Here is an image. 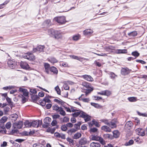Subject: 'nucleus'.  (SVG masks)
Returning <instances> with one entry per match:
<instances>
[{
  "mask_svg": "<svg viewBox=\"0 0 147 147\" xmlns=\"http://www.w3.org/2000/svg\"><path fill=\"white\" fill-rule=\"evenodd\" d=\"M100 121L104 123L105 124H106L107 125H109V122L108 121V120L105 119H102L100 120Z\"/></svg>",
  "mask_w": 147,
  "mask_h": 147,
  "instance_id": "47",
  "label": "nucleus"
},
{
  "mask_svg": "<svg viewBox=\"0 0 147 147\" xmlns=\"http://www.w3.org/2000/svg\"><path fill=\"white\" fill-rule=\"evenodd\" d=\"M19 91L23 93V96H28L29 92L27 89L20 87Z\"/></svg>",
  "mask_w": 147,
  "mask_h": 147,
  "instance_id": "8",
  "label": "nucleus"
},
{
  "mask_svg": "<svg viewBox=\"0 0 147 147\" xmlns=\"http://www.w3.org/2000/svg\"><path fill=\"white\" fill-rule=\"evenodd\" d=\"M98 141H99L101 144L103 145H104L106 144L104 140L101 137H100V139Z\"/></svg>",
  "mask_w": 147,
  "mask_h": 147,
  "instance_id": "53",
  "label": "nucleus"
},
{
  "mask_svg": "<svg viewBox=\"0 0 147 147\" xmlns=\"http://www.w3.org/2000/svg\"><path fill=\"white\" fill-rule=\"evenodd\" d=\"M101 129L106 132H110L111 131V129L107 126L104 125L101 127Z\"/></svg>",
  "mask_w": 147,
  "mask_h": 147,
  "instance_id": "19",
  "label": "nucleus"
},
{
  "mask_svg": "<svg viewBox=\"0 0 147 147\" xmlns=\"http://www.w3.org/2000/svg\"><path fill=\"white\" fill-rule=\"evenodd\" d=\"M55 30L53 29H50L48 30V34L50 36H53Z\"/></svg>",
  "mask_w": 147,
  "mask_h": 147,
  "instance_id": "25",
  "label": "nucleus"
},
{
  "mask_svg": "<svg viewBox=\"0 0 147 147\" xmlns=\"http://www.w3.org/2000/svg\"><path fill=\"white\" fill-rule=\"evenodd\" d=\"M103 137L104 138L106 139H111L112 138V135L109 134H104Z\"/></svg>",
  "mask_w": 147,
  "mask_h": 147,
  "instance_id": "26",
  "label": "nucleus"
},
{
  "mask_svg": "<svg viewBox=\"0 0 147 147\" xmlns=\"http://www.w3.org/2000/svg\"><path fill=\"white\" fill-rule=\"evenodd\" d=\"M31 122H30L28 121H27L25 122L24 124L27 127H31V125L30 124Z\"/></svg>",
  "mask_w": 147,
  "mask_h": 147,
  "instance_id": "52",
  "label": "nucleus"
},
{
  "mask_svg": "<svg viewBox=\"0 0 147 147\" xmlns=\"http://www.w3.org/2000/svg\"><path fill=\"white\" fill-rule=\"evenodd\" d=\"M87 142L86 139L85 138H82L78 142L79 144L81 145L86 144Z\"/></svg>",
  "mask_w": 147,
  "mask_h": 147,
  "instance_id": "13",
  "label": "nucleus"
},
{
  "mask_svg": "<svg viewBox=\"0 0 147 147\" xmlns=\"http://www.w3.org/2000/svg\"><path fill=\"white\" fill-rule=\"evenodd\" d=\"M70 57L73 59L78 60H80L81 58L80 57H79L78 56H76L74 55H70Z\"/></svg>",
  "mask_w": 147,
  "mask_h": 147,
  "instance_id": "55",
  "label": "nucleus"
},
{
  "mask_svg": "<svg viewBox=\"0 0 147 147\" xmlns=\"http://www.w3.org/2000/svg\"><path fill=\"white\" fill-rule=\"evenodd\" d=\"M20 65L22 68L27 69L30 68L28 64L26 62L21 61L20 63Z\"/></svg>",
  "mask_w": 147,
  "mask_h": 147,
  "instance_id": "7",
  "label": "nucleus"
},
{
  "mask_svg": "<svg viewBox=\"0 0 147 147\" xmlns=\"http://www.w3.org/2000/svg\"><path fill=\"white\" fill-rule=\"evenodd\" d=\"M137 113L138 115L140 116L143 117H147V113H141L139 111H137Z\"/></svg>",
  "mask_w": 147,
  "mask_h": 147,
  "instance_id": "54",
  "label": "nucleus"
},
{
  "mask_svg": "<svg viewBox=\"0 0 147 147\" xmlns=\"http://www.w3.org/2000/svg\"><path fill=\"white\" fill-rule=\"evenodd\" d=\"M100 137L97 136L92 135V137L91 139L92 140H96L98 141L100 139Z\"/></svg>",
  "mask_w": 147,
  "mask_h": 147,
  "instance_id": "33",
  "label": "nucleus"
},
{
  "mask_svg": "<svg viewBox=\"0 0 147 147\" xmlns=\"http://www.w3.org/2000/svg\"><path fill=\"white\" fill-rule=\"evenodd\" d=\"M92 30L90 29H87L83 31V34L85 35H89L92 33Z\"/></svg>",
  "mask_w": 147,
  "mask_h": 147,
  "instance_id": "15",
  "label": "nucleus"
},
{
  "mask_svg": "<svg viewBox=\"0 0 147 147\" xmlns=\"http://www.w3.org/2000/svg\"><path fill=\"white\" fill-rule=\"evenodd\" d=\"M44 67L45 68V71L48 74H49V70L50 69V65L48 63H45L44 64Z\"/></svg>",
  "mask_w": 147,
  "mask_h": 147,
  "instance_id": "17",
  "label": "nucleus"
},
{
  "mask_svg": "<svg viewBox=\"0 0 147 147\" xmlns=\"http://www.w3.org/2000/svg\"><path fill=\"white\" fill-rule=\"evenodd\" d=\"M53 119H59L60 117V115L58 114H55L52 115Z\"/></svg>",
  "mask_w": 147,
  "mask_h": 147,
  "instance_id": "59",
  "label": "nucleus"
},
{
  "mask_svg": "<svg viewBox=\"0 0 147 147\" xmlns=\"http://www.w3.org/2000/svg\"><path fill=\"white\" fill-rule=\"evenodd\" d=\"M51 119L49 117H46L44 120V122L45 123L50 124V122L51 121Z\"/></svg>",
  "mask_w": 147,
  "mask_h": 147,
  "instance_id": "27",
  "label": "nucleus"
},
{
  "mask_svg": "<svg viewBox=\"0 0 147 147\" xmlns=\"http://www.w3.org/2000/svg\"><path fill=\"white\" fill-rule=\"evenodd\" d=\"M23 125V123L21 121L16 122L13 123V127L14 129L16 128L20 129L22 128Z\"/></svg>",
  "mask_w": 147,
  "mask_h": 147,
  "instance_id": "3",
  "label": "nucleus"
},
{
  "mask_svg": "<svg viewBox=\"0 0 147 147\" xmlns=\"http://www.w3.org/2000/svg\"><path fill=\"white\" fill-rule=\"evenodd\" d=\"M104 49L107 52H110L111 51V49L109 46H106L104 47Z\"/></svg>",
  "mask_w": 147,
  "mask_h": 147,
  "instance_id": "60",
  "label": "nucleus"
},
{
  "mask_svg": "<svg viewBox=\"0 0 147 147\" xmlns=\"http://www.w3.org/2000/svg\"><path fill=\"white\" fill-rule=\"evenodd\" d=\"M127 53V50L126 49L118 50L117 53L118 54L125 53Z\"/></svg>",
  "mask_w": 147,
  "mask_h": 147,
  "instance_id": "42",
  "label": "nucleus"
},
{
  "mask_svg": "<svg viewBox=\"0 0 147 147\" xmlns=\"http://www.w3.org/2000/svg\"><path fill=\"white\" fill-rule=\"evenodd\" d=\"M43 101L45 102V103L46 102L50 103L51 102V100L49 99L47 96L45 97L43 99Z\"/></svg>",
  "mask_w": 147,
  "mask_h": 147,
  "instance_id": "49",
  "label": "nucleus"
},
{
  "mask_svg": "<svg viewBox=\"0 0 147 147\" xmlns=\"http://www.w3.org/2000/svg\"><path fill=\"white\" fill-rule=\"evenodd\" d=\"M58 112H59L60 114L63 116L65 115H66L65 112L64 110H63V109L62 107L60 108V109Z\"/></svg>",
  "mask_w": 147,
  "mask_h": 147,
  "instance_id": "31",
  "label": "nucleus"
},
{
  "mask_svg": "<svg viewBox=\"0 0 147 147\" xmlns=\"http://www.w3.org/2000/svg\"><path fill=\"white\" fill-rule=\"evenodd\" d=\"M86 90L85 92L86 95L87 96L93 90V89L92 88H90L89 89H86Z\"/></svg>",
  "mask_w": 147,
  "mask_h": 147,
  "instance_id": "41",
  "label": "nucleus"
},
{
  "mask_svg": "<svg viewBox=\"0 0 147 147\" xmlns=\"http://www.w3.org/2000/svg\"><path fill=\"white\" fill-rule=\"evenodd\" d=\"M77 130L74 128H72L69 130H68L67 131V133L71 135L73 133L75 132Z\"/></svg>",
  "mask_w": 147,
  "mask_h": 147,
  "instance_id": "38",
  "label": "nucleus"
},
{
  "mask_svg": "<svg viewBox=\"0 0 147 147\" xmlns=\"http://www.w3.org/2000/svg\"><path fill=\"white\" fill-rule=\"evenodd\" d=\"M55 20L61 24H64L65 22V18L64 16H60L55 18Z\"/></svg>",
  "mask_w": 147,
  "mask_h": 147,
  "instance_id": "2",
  "label": "nucleus"
},
{
  "mask_svg": "<svg viewBox=\"0 0 147 147\" xmlns=\"http://www.w3.org/2000/svg\"><path fill=\"white\" fill-rule=\"evenodd\" d=\"M50 61L51 63H54L57 62V60L54 58H51L50 59Z\"/></svg>",
  "mask_w": 147,
  "mask_h": 147,
  "instance_id": "62",
  "label": "nucleus"
},
{
  "mask_svg": "<svg viewBox=\"0 0 147 147\" xmlns=\"http://www.w3.org/2000/svg\"><path fill=\"white\" fill-rule=\"evenodd\" d=\"M134 141L132 140H130L128 142L125 143V145L126 146H130L134 144Z\"/></svg>",
  "mask_w": 147,
  "mask_h": 147,
  "instance_id": "35",
  "label": "nucleus"
},
{
  "mask_svg": "<svg viewBox=\"0 0 147 147\" xmlns=\"http://www.w3.org/2000/svg\"><path fill=\"white\" fill-rule=\"evenodd\" d=\"M7 117H2L1 119L0 120V122L1 123H3L5 122H6V121L7 120Z\"/></svg>",
  "mask_w": 147,
  "mask_h": 147,
  "instance_id": "37",
  "label": "nucleus"
},
{
  "mask_svg": "<svg viewBox=\"0 0 147 147\" xmlns=\"http://www.w3.org/2000/svg\"><path fill=\"white\" fill-rule=\"evenodd\" d=\"M82 84V85L83 86V88H84V87L85 88H84L85 89L91 88L90 84L88 82H83Z\"/></svg>",
  "mask_w": 147,
  "mask_h": 147,
  "instance_id": "12",
  "label": "nucleus"
},
{
  "mask_svg": "<svg viewBox=\"0 0 147 147\" xmlns=\"http://www.w3.org/2000/svg\"><path fill=\"white\" fill-rule=\"evenodd\" d=\"M61 107H59L58 105L57 104H55L54 105H53L52 106V108L53 110L57 112H58L60 108Z\"/></svg>",
  "mask_w": 147,
  "mask_h": 147,
  "instance_id": "21",
  "label": "nucleus"
},
{
  "mask_svg": "<svg viewBox=\"0 0 147 147\" xmlns=\"http://www.w3.org/2000/svg\"><path fill=\"white\" fill-rule=\"evenodd\" d=\"M109 75H110V77L111 79H114L116 77H117V75L112 72H110Z\"/></svg>",
  "mask_w": 147,
  "mask_h": 147,
  "instance_id": "43",
  "label": "nucleus"
},
{
  "mask_svg": "<svg viewBox=\"0 0 147 147\" xmlns=\"http://www.w3.org/2000/svg\"><path fill=\"white\" fill-rule=\"evenodd\" d=\"M80 117L84 118L85 122L89 121L90 120V117L84 112H82Z\"/></svg>",
  "mask_w": 147,
  "mask_h": 147,
  "instance_id": "4",
  "label": "nucleus"
},
{
  "mask_svg": "<svg viewBox=\"0 0 147 147\" xmlns=\"http://www.w3.org/2000/svg\"><path fill=\"white\" fill-rule=\"evenodd\" d=\"M59 99L60 100L57 99H55L54 100V101L55 102H57L59 104L61 105H62L64 103V102L63 101L60 99V98Z\"/></svg>",
  "mask_w": 147,
  "mask_h": 147,
  "instance_id": "36",
  "label": "nucleus"
},
{
  "mask_svg": "<svg viewBox=\"0 0 147 147\" xmlns=\"http://www.w3.org/2000/svg\"><path fill=\"white\" fill-rule=\"evenodd\" d=\"M49 70L55 74H57L58 73V70L55 67L53 66L50 68Z\"/></svg>",
  "mask_w": 147,
  "mask_h": 147,
  "instance_id": "14",
  "label": "nucleus"
},
{
  "mask_svg": "<svg viewBox=\"0 0 147 147\" xmlns=\"http://www.w3.org/2000/svg\"><path fill=\"white\" fill-rule=\"evenodd\" d=\"M83 112L82 111L80 112H75L72 114V115L74 117H76L78 116H79L81 115L82 113Z\"/></svg>",
  "mask_w": 147,
  "mask_h": 147,
  "instance_id": "34",
  "label": "nucleus"
},
{
  "mask_svg": "<svg viewBox=\"0 0 147 147\" xmlns=\"http://www.w3.org/2000/svg\"><path fill=\"white\" fill-rule=\"evenodd\" d=\"M109 126L112 128L115 127H116V122H113V121H111L109 122Z\"/></svg>",
  "mask_w": 147,
  "mask_h": 147,
  "instance_id": "30",
  "label": "nucleus"
},
{
  "mask_svg": "<svg viewBox=\"0 0 147 147\" xmlns=\"http://www.w3.org/2000/svg\"><path fill=\"white\" fill-rule=\"evenodd\" d=\"M31 126L36 127L37 126V122L36 121H32L30 123Z\"/></svg>",
  "mask_w": 147,
  "mask_h": 147,
  "instance_id": "51",
  "label": "nucleus"
},
{
  "mask_svg": "<svg viewBox=\"0 0 147 147\" xmlns=\"http://www.w3.org/2000/svg\"><path fill=\"white\" fill-rule=\"evenodd\" d=\"M131 55L135 57V58L136 59L137 57L139 56L140 54L137 51H136L133 52L131 53Z\"/></svg>",
  "mask_w": 147,
  "mask_h": 147,
  "instance_id": "29",
  "label": "nucleus"
},
{
  "mask_svg": "<svg viewBox=\"0 0 147 147\" xmlns=\"http://www.w3.org/2000/svg\"><path fill=\"white\" fill-rule=\"evenodd\" d=\"M8 65L9 67L13 69L17 68L19 63L15 61L14 59L8 60L7 61Z\"/></svg>",
  "mask_w": 147,
  "mask_h": 147,
  "instance_id": "1",
  "label": "nucleus"
},
{
  "mask_svg": "<svg viewBox=\"0 0 147 147\" xmlns=\"http://www.w3.org/2000/svg\"><path fill=\"white\" fill-rule=\"evenodd\" d=\"M82 77L85 80L89 81L92 82L93 81V78L90 75H85L82 76Z\"/></svg>",
  "mask_w": 147,
  "mask_h": 147,
  "instance_id": "11",
  "label": "nucleus"
},
{
  "mask_svg": "<svg viewBox=\"0 0 147 147\" xmlns=\"http://www.w3.org/2000/svg\"><path fill=\"white\" fill-rule=\"evenodd\" d=\"M137 33L136 31H133L128 33V35L130 36H135L137 35Z\"/></svg>",
  "mask_w": 147,
  "mask_h": 147,
  "instance_id": "39",
  "label": "nucleus"
},
{
  "mask_svg": "<svg viewBox=\"0 0 147 147\" xmlns=\"http://www.w3.org/2000/svg\"><path fill=\"white\" fill-rule=\"evenodd\" d=\"M128 100L131 102H134L136 100V98L135 97H129L128 98Z\"/></svg>",
  "mask_w": 147,
  "mask_h": 147,
  "instance_id": "44",
  "label": "nucleus"
},
{
  "mask_svg": "<svg viewBox=\"0 0 147 147\" xmlns=\"http://www.w3.org/2000/svg\"><path fill=\"white\" fill-rule=\"evenodd\" d=\"M45 47L44 46L40 45L38 46L36 48H33V52H42L44 51Z\"/></svg>",
  "mask_w": 147,
  "mask_h": 147,
  "instance_id": "5",
  "label": "nucleus"
},
{
  "mask_svg": "<svg viewBox=\"0 0 147 147\" xmlns=\"http://www.w3.org/2000/svg\"><path fill=\"white\" fill-rule=\"evenodd\" d=\"M14 87L12 86H8L3 87V89L5 90H7L8 89H11L14 88Z\"/></svg>",
  "mask_w": 147,
  "mask_h": 147,
  "instance_id": "46",
  "label": "nucleus"
},
{
  "mask_svg": "<svg viewBox=\"0 0 147 147\" xmlns=\"http://www.w3.org/2000/svg\"><path fill=\"white\" fill-rule=\"evenodd\" d=\"M31 98L34 102L40 99V97L37 95H33L32 94H31Z\"/></svg>",
  "mask_w": 147,
  "mask_h": 147,
  "instance_id": "16",
  "label": "nucleus"
},
{
  "mask_svg": "<svg viewBox=\"0 0 147 147\" xmlns=\"http://www.w3.org/2000/svg\"><path fill=\"white\" fill-rule=\"evenodd\" d=\"M105 95L107 96H110L111 94V91L108 90H105Z\"/></svg>",
  "mask_w": 147,
  "mask_h": 147,
  "instance_id": "61",
  "label": "nucleus"
},
{
  "mask_svg": "<svg viewBox=\"0 0 147 147\" xmlns=\"http://www.w3.org/2000/svg\"><path fill=\"white\" fill-rule=\"evenodd\" d=\"M55 90L57 91V93L59 95H60L61 91L58 86L55 87Z\"/></svg>",
  "mask_w": 147,
  "mask_h": 147,
  "instance_id": "45",
  "label": "nucleus"
},
{
  "mask_svg": "<svg viewBox=\"0 0 147 147\" xmlns=\"http://www.w3.org/2000/svg\"><path fill=\"white\" fill-rule=\"evenodd\" d=\"M81 124V122L80 121L78 123L75 124L74 125V127L76 129H78L80 128V126Z\"/></svg>",
  "mask_w": 147,
  "mask_h": 147,
  "instance_id": "40",
  "label": "nucleus"
},
{
  "mask_svg": "<svg viewBox=\"0 0 147 147\" xmlns=\"http://www.w3.org/2000/svg\"><path fill=\"white\" fill-rule=\"evenodd\" d=\"M133 125V124L131 121H128L126 123L125 126V129L130 130L131 126Z\"/></svg>",
  "mask_w": 147,
  "mask_h": 147,
  "instance_id": "10",
  "label": "nucleus"
},
{
  "mask_svg": "<svg viewBox=\"0 0 147 147\" xmlns=\"http://www.w3.org/2000/svg\"><path fill=\"white\" fill-rule=\"evenodd\" d=\"M91 105L97 108H101L102 107V106H101L97 103L91 102Z\"/></svg>",
  "mask_w": 147,
  "mask_h": 147,
  "instance_id": "28",
  "label": "nucleus"
},
{
  "mask_svg": "<svg viewBox=\"0 0 147 147\" xmlns=\"http://www.w3.org/2000/svg\"><path fill=\"white\" fill-rule=\"evenodd\" d=\"M82 134L81 133L78 132L74 135L73 138L74 139H77L80 138Z\"/></svg>",
  "mask_w": 147,
  "mask_h": 147,
  "instance_id": "22",
  "label": "nucleus"
},
{
  "mask_svg": "<svg viewBox=\"0 0 147 147\" xmlns=\"http://www.w3.org/2000/svg\"><path fill=\"white\" fill-rule=\"evenodd\" d=\"M53 36L56 39H61L62 38V36L59 32L55 30Z\"/></svg>",
  "mask_w": 147,
  "mask_h": 147,
  "instance_id": "9",
  "label": "nucleus"
},
{
  "mask_svg": "<svg viewBox=\"0 0 147 147\" xmlns=\"http://www.w3.org/2000/svg\"><path fill=\"white\" fill-rule=\"evenodd\" d=\"M67 141L69 142V144H70L71 146H72L74 144V140L71 138H67Z\"/></svg>",
  "mask_w": 147,
  "mask_h": 147,
  "instance_id": "32",
  "label": "nucleus"
},
{
  "mask_svg": "<svg viewBox=\"0 0 147 147\" xmlns=\"http://www.w3.org/2000/svg\"><path fill=\"white\" fill-rule=\"evenodd\" d=\"M19 97L22 98L21 102L22 103H25L27 99L22 94H20L19 95Z\"/></svg>",
  "mask_w": 147,
  "mask_h": 147,
  "instance_id": "23",
  "label": "nucleus"
},
{
  "mask_svg": "<svg viewBox=\"0 0 147 147\" xmlns=\"http://www.w3.org/2000/svg\"><path fill=\"white\" fill-rule=\"evenodd\" d=\"M35 59V56L32 53H29V54L28 60L31 61H34Z\"/></svg>",
  "mask_w": 147,
  "mask_h": 147,
  "instance_id": "20",
  "label": "nucleus"
},
{
  "mask_svg": "<svg viewBox=\"0 0 147 147\" xmlns=\"http://www.w3.org/2000/svg\"><path fill=\"white\" fill-rule=\"evenodd\" d=\"M113 136L115 138H118L119 135V133L117 130H115L113 132Z\"/></svg>",
  "mask_w": 147,
  "mask_h": 147,
  "instance_id": "24",
  "label": "nucleus"
},
{
  "mask_svg": "<svg viewBox=\"0 0 147 147\" xmlns=\"http://www.w3.org/2000/svg\"><path fill=\"white\" fill-rule=\"evenodd\" d=\"M92 122V124L94 125L96 127H100V125L97 122L95 121L94 120H93Z\"/></svg>",
  "mask_w": 147,
  "mask_h": 147,
  "instance_id": "48",
  "label": "nucleus"
},
{
  "mask_svg": "<svg viewBox=\"0 0 147 147\" xmlns=\"http://www.w3.org/2000/svg\"><path fill=\"white\" fill-rule=\"evenodd\" d=\"M131 70L127 67L122 68L121 70V73L123 75H127L130 73Z\"/></svg>",
  "mask_w": 147,
  "mask_h": 147,
  "instance_id": "6",
  "label": "nucleus"
},
{
  "mask_svg": "<svg viewBox=\"0 0 147 147\" xmlns=\"http://www.w3.org/2000/svg\"><path fill=\"white\" fill-rule=\"evenodd\" d=\"M11 124L10 122L7 123L5 125V127L7 129H9L11 127Z\"/></svg>",
  "mask_w": 147,
  "mask_h": 147,
  "instance_id": "57",
  "label": "nucleus"
},
{
  "mask_svg": "<svg viewBox=\"0 0 147 147\" xmlns=\"http://www.w3.org/2000/svg\"><path fill=\"white\" fill-rule=\"evenodd\" d=\"M100 144L98 142H92L90 144V147H100Z\"/></svg>",
  "mask_w": 147,
  "mask_h": 147,
  "instance_id": "18",
  "label": "nucleus"
},
{
  "mask_svg": "<svg viewBox=\"0 0 147 147\" xmlns=\"http://www.w3.org/2000/svg\"><path fill=\"white\" fill-rule=\"evenodd\" d=\"M63 86L64 89L66 90H69V87L67 83H65L63 84Z\"/></svg>",
  "mask_w": 147,
  "mask_h": 147,
  "instance_id": "58",
  "label": "nucleus"
},
{
  "mask_svg": "<svg viewBox=\"0 0 147 147\" xmlns=\"http://www.w3.org/2000/svg\"><path fill=\"white\" fill-rule=\"evenodd\" d=\"M69 118L65 117L63 119V121L64 122H67L69 121Z\"/></svg>",
  "mask_w": 147,
  "mask_h": 147,
  "instance_id": "63",
  "label": "nucleus"
},
{
  "mask_svg": "<svg viewBox=\"0 0 147 147\" xmlns=\"http://www.w3.org/2000/svg\"><path fill=\"white\" fill-rule=\"evenodd\" d=\"M61 129L63 131H66L67 129L66 125H62L61 126Z\"/></svg>",
  "mask_w": 147,
  "mask_h": 147,
  "instance_id": "56",
  "label": "nucleus"
},
{
  "mask_svg": "<svg viewBox=\"0 0 147 147\" xmlns=\"http://www.w3.org/2000/svg\"><path fill=\"white\" fill-rule=\"evenodd\" d=\"M18 131L17 129H12L10 132V134L12 135H14L15 133H17Z\"/></svg>",
  "mask_w": 147,
  "mask_h": 147,
  "instance_id": "64",
  "label": "nucleus"
},
{
  "mask_svg": "<svg viewBox=\"0 0 147 147\" xmlns=\"http://www.w3.org/2000/svg\"><path fill=\"white\" fill-rule=\"evenodd\" d=\"M50 22V20H45L43 23L46 26H48Z\"/></svg>",
  "mask_w": 147,
  "mask_h": 147,
  "instance_id": "50",
  "label": "nucleus"
}]
</instances>
